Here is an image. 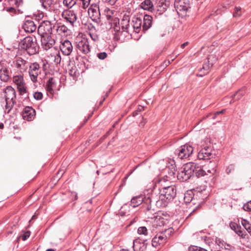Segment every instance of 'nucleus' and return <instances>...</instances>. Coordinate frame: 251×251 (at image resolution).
<instances>
[{"mask_svg": "<svg viewBox=\"0 0 251 251\" xmlns=\"http://www.w3.org/2000/svg\"><path fill=\"white\" fill-rule=\"evenodd\" d=\"M205 187L204 186H202L200 188H196V189H195V192H196L197 193H201V192H202L203 191H205Z\"/></svg>", "mask_w": 251, "mask_h": 251, "instance_id": "nucleus-53", "label": "nucleus"}, {"mask_svg": "<svg viewBox=\"0 0 251 251\" xmlns=\"http://www.w3.org/2000/svg\"><path fill=\"white\" fill-rule=\"evenodd\" d=\"M115 11L108 7H105L104 9V14L109 24L111 25L116 32L120 31V20L115 17Z\"/></svg>", "mask_w": 251, "mask_h": 251, "instance_id": "nucleus-5", "label": "nucleus"}, {"mask_svg": "<svg viewBox=\"0 0 251 251\" xmlns=\"http://www.w3.org/2000/svg\"><path fill=\"white\" fill-rule=\"evenodd\" d=\"M130 18L129 16L125 15L121 21L120 22V26L121 28L120 31L116 32L119 35L121 32H126L129 33L131 27L129 25Z\"/></svg>", "mask_w": 251, "mask_h": 251, "instance_id": "nucleus-16", "label": "nucleus"}, {"mask_svg": "<svg viewBox=\"0 0 251 251\" xmlns=\"http://www.w3.org/2000/svg\"><path fill=\"white\" fill-rule=\"evenodd\" d=\"M118 0H106V1L111 5H114Z\"/></svg>", "mask_w": 251, "mask_h": 251, "instance_id": "nucleus-56", "label": "nucleus"}, {"mask_svg": "<svg viewBox=\"0 0 251 251\" xmlns=\"http://www.w3.org/2000/svg\"><path fill=\"white\" fill-rule=\"evenodd\" d=\"M42 68L43 70H46L47 69V65L45 62H43Z\"/></svg>", "mask_w": 251, "mask_h": 251, "instance_id": "nucleus-58", "label": "nucleus"}, {"mask_svg": "<svg viewBox=\"0 0 251 251\" xmlns=\"http://www.w3.org/2000/svg\"><path fill=\"white\" fill-rule=\"evenodd\" d=\"M196 164L193 162L185 164L179 170L177 173V177L181 181H185L188 180L194 174Z\"/></svg>", "mask_w": 251, "mask_h": 251, "instance_id": "nucleus-4", "label": "nucleus"}, {"mask_svg": "<svg viewBox=\"0 0 251 251\" xmlns=\"http://www.w3.org/2000/svg\"><path fill=\"white\" fill-rule=\"evenodd\" d=\"M234 169V166L232 165H229L226 169L227 173H229L231 170Z\"/></svg>", "mask_w": 251, "mask_h": 251, "instance_id": "nucleus-54", "label": "nucleus"}, {"mask_svg": "<svg viewBox=\"0 0 251 251\" xmlns=\"http://www.w3.org/2000/svg\"><path fill=\"white\" fill-rule=\"evenodd\" d=\"M77 52L80 55H85L90 51V48L87 38H78L75 42Z\"/></svg>", "mask_w": 251, "mask_h": 251, "instance_id": "nucleus-7", "label": "nucleus"}, {"mask_svg": "<svg viewBox=\"0 0 251 251\" xmlns=\"http://www.w3.org/2000/svg\"><path fill=\"white\" fill-rule=\"evenodd\" d=\"M243 208L245 211L251 212V201L245 204Z\"/></svg>", "mask_w": 251, "mask_h": 251, "instance_id": "nucleus-44", "label": "nucleus"}, {"mask_svg": "<svg viewBox=\"0 0 251 251\" xmlns=\"http://www.w3.org/2000/svg\"><path fill=\"white\" fill-rule=\"evenodd\" d=\"M46 251H54V250L52 249H49L47 250Z\"/></svg>", "mask_w": 251, "mask_h": 251, "instance_id": "nucleus-63", "label": "nucleus"}, {"mask_svg": "<svg viewBox=\"0 0 251 251\" xmlns=\"http://www.w3.org/2000/svg\"><path fill=\"white\" fill-rule=\"evenodd\" d=\"M151 202H156L157 205H160L161 206L162 204H160V200H157V198L152 194L151 196H147L145 197L144 198H143V202L144 204L146 205V209L148 211H150L151 209ZM166 203H164L162 204L163 206H165Z\"/></svg>", "mask_w": 251, "mask_h": 251, "instance_id": "nucleus-18", "label": "nucleus"}, {"mask_svg": "<svg viewBox=\"0 0 251 251\" xmlns=\"http://www.w3.org/2000/svg\"><path fill=\"white\" fill-rule=\"evenodd\" d=\"M6 11L9 12H13L15 10L13 7H9L6 9Z\"/></svg>", "mask_w": 251, "mask_h": 251, "instance_id": "nucleus-57", "label": "nucleus"}, {"mask_svg": "<svg viewBox=\"0 0 251 251\" xmlns=\"http://www.w3.org/2000/svg\"><path fill=\"white\" fill-rule=\"evenodd\" d=\"M56 30L59 34H63L64 35H68L70 32L68 28L64 25H58Z\"/></svg>", "mask_w": 251, "mask_h": 251, "instance_id": "nucleus-32", "label": "nucleus"}, {"mask_svg": "<svg viewBox=\"0 0 251 251\" xmlns=\"http://www.w3.org/2000/svg\"><path fill=\"white\" fill-rule=\"evenodd\" d=\"M19 45L21 49L26 50L30 55L35 54L38 50L35 37H26L21 41Z\"/></svg>", "mask_w": 251, "mask_h": 251, "instance_id": "nucleus-2", "label": "nucleus"}, {"mask_svg": "<svg viewBox=\"0 0 251 251\" xmlns=\"http://www.w3.org/2000/svg\"><path fill=\"white\" fill-rule=\"evenodd\" d=\"M5 93V112L9 113L16 102V92L15 90L10 86L6 87Z\"/></svg>", "mask_w": 251, "mask_h": 251, "instance_id": "nucleus-3", "label": "nucleus"}, {"mask_svg": "<svg viewBox=\"0 0 251 251\" xmlns=\"http://www.w3.org/2000/svg\"><path fill=\"white\" fill-rule=\"evenodd\" d=\"M30 231H26L25 232L22 236V240L23 241H25L30 236Z\"/></svg>", "mask_w": 251, "mask_h": 251, "instance_id": "nucleus-51", "label": "nucleus"}, {"mask_svg": "<svg viewBox=\"0 0 251 251\" xmlns=\"http://www.w3.org/2000/svg\"><path fill=\"white\" fill-rule=\"evenodd\" d=\"M36 218V216L35 215H33L32 217V218L31 219V220L29 221V223H30L32 220L35 219Z\"/></svg>", "mask_w": 251, "mask_h": 251, "instance_id": "nucleus-61", "label": "nucleus"}, {"mask_svg": "<svg viewBox=\"0 0 251 251\" xmlns=\"http://www.w3.org/2000/svg\"><path fill=\"white\" fill-rule=\"evenodd\" d=\"M239 236L242 237L243 238H245L246 234L241 230V227L240 226L239 228L235 231Z\"/></svg>", "mask_w": 251, "mask_h": 251, "instance_id": "nucleus-43", "label": "nucleus"}, {"mask_svg": "<svg viewBox=\"0 0 251 251\" xmlns=\"http://www.w3.org/2000/svg\"><path fill=\"white\" fill-rule=\"evenodd\" d=\"M132 27L136 33H139L142 28V19L140 17H135L132 20Z\"/></svg>", "mask_w": 251, "mask_h": 251, "instance_id": "nucleus-27", "label": "nucleus"}, {"mask_svg": "<svg viewBox=\"0 0 251 251\" xmlns=\"http://www.w3.org/2000/svg\"><path fill=\"white\" fill-rule=\"evenodd\" d=\"M194 151L193 147L186 144L176 149L175 151L176 156L180 159H187L192 154Z\"/></svg>", "mask_w": 251, "mask_h": 251, "instance_id": "nucleus-9", "label": "nucleus"}, {"mask_svg": "<svg viewBox=\"0 0 251 251\" xmlns=\"http://www.w3.org/2000/svg\"><path fill=\"white\" fill-rule=\"evenodd\" d=\"M144 106L140 105L138 107V110L140 111L144 110Z\"/></svg>", "mask_w": 251, "mask_h": 251, "instance_id": "nucleus-60", "label": "nucleus"}, {"mask_svg": "<svg viewBox=\"0 0 251 251\" xmlns=\"http://www.w3.org/2000/svg\"><path fill=\"white\" fill-rule=\"evenodd\" d=\"M40 1L44 8L48 9L55 4L57 2L58 0H40Z\"/></svg>", "mask_w": 251, "mask_h": 251, "instance_id": "nucleus-31", "label": "nucleus"}, {"mask_svg": "<svg viewBox=\"0 0 251 251\" xmlns=\"http://www.w3.org/2000/svg\"><path fill=\"white\" fill-rule=\"evenodd\" d=\"M152 17L149 15H145L142 22V29L145 31L148 30L152 25Z\"/></svg>", "mask_w": 251, "mask_h": 251, "instance_id": "nucleus-26", "label": "nucleus"}, {"mask_svg": "<svg viewBox=\"0 0 251 251\" xmlns=\"http://www.w3.org/2000/svg\"><path fill=\"white\" fill-rule=\"evenodd\" d=\"M143 202V197L142 196H137L133 198L131 200V205L133 207H136L138 206Z\"/></svg>", "mask_w": 251, "mask_h": 251, "instance_id": "nucleus-33", "label": "nucleus"}, {"mask_svg": "<svg viewBox=\"0 0 251 251\" xmlns=\"http://www.w3.org/2000/svg\"><path fill=\"white\" fill-rule=\"evenodd\" d=\"M192 195L189 193L188 192L185 194L184 199L186 202H189L192 201Z\"/></svg>", "mask_w": 251, "mask_h": 251, "instance_id": "nucleus-46", "label": "nucleus"}, {"mask_svg": "<svg viewBox=\"0 0 251 251\" xmlns=\"http://www.w3.org/2000/svg\"><path fill=\"white\" fill-rule=\"evenodd\" d=\"M197 156L200 160L209 159L212 156V154L210 149L207 147L201 149L198 152Z\"/></svg>", "mask_w": 251, "mask_h": 251, "instance_id": "nucleus-23", "label": "nucleus"}, {"mask_svg": "<svg viewBox=\"0 0 251 251\" xmlns=\"http://www.w3.org/2000/svg\"><path fill=\"white\" fill-rule=\"evenodd\" d=\"M88 13L94 19H99L100 17V9L97 4H92L88 9Z\"/></svg>", "mask_w": 251, "mask_h": 251, "instance_id": "nucleus-22", "label": "nucleus"}, {"mask_svg": "<svg viewBox=\"0 0 251 251\" xmlns=\"http://www.w3.org/2000/svg\"><path fill=\"white\" fill-rule=\"evenodd\" d=\"M35 111L31 107H25L22 112V117L24 120L32 121L35 117Z\"/></svg>", "mask_w": 251, "mask_h": 251, "instance_id": "nucleus-20", "label": "nucleus"}, {"mask_svg": "<svg viewBox=\"0 0 251 251\" xmlns=\"http://www.w3.org/2000/svg\"><path fill=\"white\" fill-rule=\"evenodd\" d=\"M140 7L144 10L151 12L154 11L153 3L151 0H145L141 3Z\"/></svg>", "mask_w": 251, "mask_h": 251, "instance_id": "nucleus-29", "label": "nucleus"}, {"mask_svg": "<svg viewBox=\"0 0 251 251\" xmlns=\"http://www.w3.org/2000/svg\"><path fill=\"white\" fill-rule=\"evenodd\" d=\"M98 57L100 59H104L107 57V54L105 52L98 53L97 54Z\"/></svg>", "mask_w": 251, "mask_h": 251, "instance_id": "nucleus-49", "label": "nucleus"}, {"mask_svg": "<svg viewBox=\"0 0 251 251\" xmlns=\"http://www.w3.org/2000/svg\"><path fill=\"white\" fill-rule=\"evenodd\" d=\"M155 222H156L157 226H162L166 223V220L160 216H157L155 219Z\"/></svg>", "mask_w": 251, "mask_h": 251, "instance_id": "nucleus-39", "label": "nucleus"}, {"mask_svg": "<svg viewBox=\"0 0 251 251\" xmlns=\"http://www.w3.org/2000/svg\"><path fill=\"white\" fill-rule=\"evenodd\" d=\"M60 49L63 54L65 55H69L73 51V47L71 42L68 40L61 42Z\"/></svg>", "mask_w": 251, "mask_h": 251, "instance_id": "nucleus-19", "label": "nucleus"}, {"mask_svg": "<svg viewBox=\"0 0 251 251\" xmlns=\"http://www.w3.org/2000/svg\"><path fill=\"white\" fill-rule=\"evenodd\" d=\"M208 63L203 65V67L201 69V71H203V74L201 75L200 76H202L203 75H205V74H207L208 73V70H209L210 68L212 66V63H209V61H207Z\"/></svg>", "mask_w": 251, "mask_h": 251, "instance_id": "nucleus-37", "label": "nucleus"}, {"mask_svg": "<svg viewBox=\"0 0 251 251\" xmlns=\"http://www.w3.org/2000/svg\"><path fill=\"white\" fill-rule=\"evenodd\" d=\"M73 194L75 195V199L77 200V194L75 193H73Z\"/></svg>", "mask_w": 251, "mask_h": 251, "instance_id": "nucleus-62", "label": "nucleus"}, {"mask_svg": "<svg viewBox=\"0 0 251 251\" xmlns=\"http://www.w3.org/2000/svg\"><path fill=\"white\" fill-rule=\"evenodd\" d=\"M13 81L16 85L20 95H24L27 93V87L22 74L14 75Z\"/></svg>", "mask_w": 251, "mask_h": 251, "instance_id": "nucleus-11", "label": "nucleus"}, {"mask_svg": "<svg viewBox=\"0 0 251 251\" xmlns=\"http://www.w3.org/2000/svg\"><path fill=\"white\" fill-rule=\"evenodd\" d=\"M11 71L9 63L5 60L0 61V79L4 82H8L11 77Z\"/></svg>", "mask_w": 251, "mask_h": 251, "instance_id": "nucleus-8", "label": "nucleus"}, {"mask_svg": "<svg viewBox=\"0 0 251 251\" xmlns=\"http://www.w3.org/2000/svg\"><path fill=\"white\" fill-rule=\"evenodd\" d=\"M138 233L139 234L147 235L148 230L145 226L139 227L138 229Z\"/></svg>", "mask_w": 251, "mask_h": 251, "instance_id": "nucleus-42", "label": "nucleus"}, {"mask_svg": "<svg viewBox=\"0 0 251 251\" xmlns=\"http://www.w3.org/2000/svg\"><path fill=\"white\" fill-rule=\"evenodd\" d=\"M82 2V7L84 9L87 8L90 3L91 0H80Z\"/></svg>", "mask_w": 251, "mask_h": 251, "instance_id": "nucleus-48", "label": "nucleus"}, {"mask_svg": "<svg viewBox=\"0 0 251 251\" xmlns=\"http://www.w3.org/2000/svg\"><path fill=\"white\" fill-rule=\"evenodd\" d=\"M170 5V1L167 0H159L154 9L156 15H160L164 13L169 6Z\"/></svg>", "mask_w": 251, "mask_h": 251, "instance_id": "nucleus-17", "label": "nucleus"}, {"mask_svg": "<svg viewBox=\"0 0 251 251\" xmlns=\"http://www.w3.org/2000/svg\"><path fill=\"white\" fill-rule=\"evenodd\" d=\"M23 28L26 32L31 33L35 31L36 25L33 21L27 20L24 22Z\"/></svg>", "mask_w": 251, "mask_h": 251, "instance_id": "nucleus-25", "label": "nucleus"}, {"mask_svg": "<svg viewBox=\"0 0 251 251\" xmlns=\"http://www.w3.org/2000/svg\"><path fill=\"white\" fill-rule=\"evenodd\" d=\"M229 226L231 229L235 231L240 226L236 223L234 222H231L229 224Z\"/></svg>", "mask_w": 251, "mask_h": 251, "instance_id": "nucleus-47", "label": "nucleus"}, {"mask_svg": "<svg viewBox=\"0 0 251 251\" xmlns=\"http://www.w3.org/2000/svg\"><path fill=\"white\" fill-rule=\"evenodd\" d=\"M206 171V170L205 169L204 170L196 165V168L195 169L194 174L195 173L197 177H201L207 175Z\"/></svg>", "mask_w": 251, "mask_h": 251, "instance_id": "nucleus-34", "label": "nucleus"}, {"mask_svg": "<svg viewBox=\"0 0 251 251\" xmlns=\"http://www.w3.org/2000/svg\"><path fill=\"white\" fill-rule=\"evenodd\" d=\"M133 248L134 251H145L147 245L140 239H136L133 242Z\"/></svg>", "mask_w": 251, "mask_h": 251, "instance_id": "nucleus-24", "label": "nucleus"}, {"mask_svg": "<svg viewBox=\"0 0 251 251\" xmlns=\"http://www.w3.org/2000/svg\"><path fill=\"white\" fill-rule=\"evenodd\" d=\"M3 127V125L1 124H0V128H2Z\"/></svg>", "mask_w": 251, "mask_h": 251, "instance_id": "nucleus-64", "label": "nucleus"}, {"mask_svg": "<svg viewBox=\"0 0 251 251\" xmlns=\"http://www.w3.org/2000/svg\"><path fill=\"white\" fill-rule=\"evenodd\" d=\"M33 97L36 100H41L43 98V94L41 92H36L34 93Z\"/></svg>", "mask_w": 251, "mask_h": 251, "instance_id": "nucleus-45", "label": "nucleus"}, {"mask_svg": "<svg viewBox=\"0 0 251 251\" xmlns=\"http://www.w3.org/2000/svg\"><path fill=\"white\" fill-rule=\"evenodd\" d=\"M52 27L51 24L48 21H43L39 25L38 32L41 35L45 34H51Z\"/></svg>", "mask_w": 251, "mask_h": 251, "instance_id": "nucleus-15", "label": "nucleus"}, {"mask_svg": "<svg viewBox=\"0 0 251 251\" xmlns=\"http://www.w3.org/2000/svg\"><path fill=\"white\" fill-rule=\"evenodd\" d=\"M188 44V42H185L183 44H182L181 45V47L182 49L184 48V47L187 46Z\"/></svg>", "mask_w": 251, "mask_h": 251, "instance_id": "nucleus-59", "label": "nucleus"}, {"mask_svg": "<svg viewBox=\"0 0 251 251\" xmlns=\"http://www.w3.org/2000/svg\"><path fill=\"white\" fill-rule=\"evenodd\" d=\"M165 179L160 180V183L162 187L159 188V200L160 202L163 201L167 202L173 200L176 195V190L174 185L166 186L163 185V182H165Z\"/></svg>", "mask_w": 251, "mask_h": 251, "instance_id": "nucleus-1", "label": "nucleus"}, {"mask_svg": "<svg viewBox=\"0 0 251 251\" xmlns=\"http://www.w3.org/2000/svg\"><path fill=\"white\" fill-rule=\"evenodd\" d=\"M41 42L43 48L45 50L50 49L55 44V40L51 34L41 35Z\"/></svg>", "mask_w": 251, "mask_h": 251, "instance_id": "nucleus-14", "label": "nucleus"}, {"mask_svg": "<svg viewBox=\"0 0 251 251\" xmlns=\"http://www.w3.org/2000/svg\"><path fill=\"white\" fill-rule=\"evenodd\" d=\"M174 7L177 14L183 18L190 8V2L189 0H175Z\"/></svg>", "mask_w": 251, "mask_h": 251, "instance_id": "nucleus-6", "label": "nucleus"}, {"mask_svg": "<svg viewBox=\"0 0 251 251\" xmlns=\"http://www.w3.org/2000/svg\"><path fill=\"white\" fill-rule=\"evenodd\" d=\"M192 251H207L206 250L198 246H193L191 248Z\"/></svg>", "mask_w": 251, "mask_h": 251, "instance_id": "nucleus-50", "label": "nucleus"}, {"mask_svg": "<svg viewBox=\"0 0 251 251\" xmlns=\"http://www.w3.org/2000/svg\"><path fill=\"white\" fill-rule=\"evenodd\" d=\"M51 57L52 58V61L55 64L57 65L60 64L61 62V57L59 52H55L51 54Z\"/></svg>", "mask_w": 251, "mask_h": 251, "instance_id": "nucleus-35", "label": "nucleus"}, {"mask_svg": "<svg viewBox=\"0 0 251 251\" xmlns=\"http://www.w3.org/2000/svg\"><path fill=\"white\" fill-rule=\"evenodd\" d=\"M62 16L66 23L72 27L75 25L77 19L76 14L71 10L64 11L62 14Z\"/></svg>", "mask_w": 251, "mask_h": 251, "instance_id": "nucleus-13", "label": "nucleus"}, {"mask_svg": "<svg viewBox=\"0 0 251 251\" xmlns=\"http://www.w3.org/2000/svg\"><path fill=\"white\" fill-rule=\"evenodd\" d=\"M242 9L241 7L236 6L233 12V16L236 18H239L242 15Z\"/></svg>", "mask_w": 251, "mask_h": 251, "instance_id": "nucleus-36", "label": "nucleus"}, {"mask_svg": "<svg viewBox=\"0 0 251 251\" xmlns=\"http://www.w3.org/2000/svg\"><path fill=\"white\" fill-rule=\"evenodd\" d=\"M241 224L243 225V226L244 227V228L248 231V232L250 234V235L251 236V225L249 223V222L248 221L242 219L241 220Z\"/></svg>", "mask_w": 251, "mask_h": 251, "instance_id": "nucleus-38", "label": "nucleus"}, {"mask_svg": "<svg viewBox=\"0 0 251 251\" xmlns=\"http://www.w3.org/2000/svg\"><path fill=\"white\" fill-rule=\"evenodd\" d=\"M56 82L53 77H50L46 83V89L48 92L52 93L56 88Z\"/></svg>", "mask_w": 251, "mask_h": 251, "instance_id": "nucleus-28", "label": "nucleus"}, {"mask_svg": "<svg viewBox=\"0 0 251 251\" xmlns=\"http://www.w3.org/2000/svg\"><path fill=\"white\" fill-rule=\"evenodd\" d=\"M174 229L172 228H169L164 230V232H161L164 235H165L167 237V239L169 238L172 234L173 233Z\"/></svg>", "mask_w": 251, "mask_h": 251, "instance_id": "nucleus-41", "label": "nucleus"}, {"mask_svg": "<svg viewBox=\"0 0 251 251\" xmlns=\"http://www.w3.org/2000/svg\"><path fill=\"white\" fill-rule=\"evenodd\" d=\"M216 163L215 161H209V163L204 166L206 172L210 174H214L216 172Z\"/></svg>", "mask_w": 251, "mask_h": 251, "instance_id": "nucleus-30", "label": "nucleus"}, {"mask_svg": "<svg viewBox=\"0 0 251 251\" xmlns=\"http://www.w3.org/2000/svg\"><path fill=\"white\" fill-rule=\"evenodd\" d=\"M15 69L20 74L26 72L29 66V62L21 57H16L11 64Z\"/></svg>", "mask_w": 251, "mask_h": 251, "instance_id": "nucleus-10", "label": "nucleus"}, {"mask_svg": "<svg viewBox=\"0 0 251 251\" xmlns=\"http://www.w3.org/2000/svg\"><path fill=\"white\" fill-rule=\"evenodd\" d=\"M77 0H64L63 4L68 8H72L76 3Z\"/></svg>", "mask_w": 251, "mask_h": 251, "instance_id": "nucleus-40", "label": "nucleus"}, {"mask_svg": "<svg viewBox=\"0 0 251 251\" xmlns=\"http://www.w3.org/2000/svg\"><path fill=\"white\" fill-rule=\"evenodd\" d=\"M28 68V74L31 81L33 82H37L38 76L41 72L40 65L37 62L29 63Z\"/></svg>", "mask_w": 251, "mask_h": 251, "instance_id": "nucleus-12", "label": "nucleus"}, {"mask_svg": "<svg viewBox=\"0 0 251 251\" xmlns=\"http://www.w3.org/2000/svg\"><path fill=\"white\" fill-rule=\"evenodd\" d=\"M90 36H91L92 39L94 41H96L98 39V37L96 35H92L91 34H90Z\"/></svg>", "mask_w": 251, "mask_h": 251, "instance_id": "nucleus-55", "label": "nucleus"}, {"mask_svg": "<svg viewBox=\"0 0 251 251\" xmlns=\"http://www.w3.org/2000/svg\"><path fill=\"white\" fill-rule=\"evenodd\" d=\"M225 111V109H222L221 111H217L215 113H214L213 117H212L213 119H215L217 115L220 114H223Z\"/></svg>", "mask_w": 251, "mask_h": 251, "instance_id": "nucleus-52", "label": "nucleus"}, {"mask_svg": "<svg viewBox=\"0 0 251 251\" xmlns=\"http://www.w3.org/2000/svg\"><path fill=\"white\" fill-rule=\"evenodd\" d=\"M167 237L162 233L157 234L152 240V245L156 247L159 245H164L167 241Z\"/></svg>", "mask_w": 251, "mask_h": 251, "instance_id": "nucleus-21", "label": "nucleus"}]
</instances>
